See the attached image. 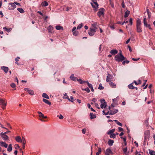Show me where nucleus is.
Segmentation results:
<instances>
[{
	"mask_svg": "<svg viewBox=\"0 0 155 155\" xmlns=\"http://www.w3.org/2000/svg\"><path fill=\"white\" fill-rule=\"evenodd\" d=\"M119 54V55H117L115 56V60L118 62L122 61L125 59V57L123 56L121 52Z\"/></svg>",
	"mask_w": 155,
	"mask_h": 155,
	"instance_id": "1",
	"label": "nucleus"
},
{
	"mask_svg": "<svg viewBox=\"0 0 155 155\" xmlns=\"http://www.w3.org/2000/svg\"><path fill=\"white\" fill-rule=\"evenodd\" d=\"M141 21L139 19H137V21L136 28L137 32L140 33L142 32V30L141 28Z\"/></svg>",
	"mask_w": 155,
	"mask_h": 155,
	"instance_id": "2",
	"label": "nucleus"
},
{
	"mask_svg": "<svg viewBox=\"0 0 155 155\" xmlns=\"http://www.w3.org/2000/svg\"><path fill=\"white\" fill-rule=\"evenodd\" d=\"M125 4H126L127 6H130L131 5L130 0H123L121 4V5L123 8L125 7Z\"/></svg>",
	"mask_w": 155,
	"mask_h": 155,
	"instance_id": "3",
	"label": "nucleus"
},
{
	"mask_svg": "<svg viewBox=\"0 0 155 155\" xmlns=\"http://www.w3.org/2000/svg\"><path fill=\"white\" fill-rule=\"evenodd\" d=\"M100 101L101 103V107L102 109L105 108L107 106V103L105 101L104 99L102 98L101 99H100Z\"/></svg>",
	"mask_w": 155,
	"mask_h": 155,
	"instance_id": "4",
	"label": "nucleus"
},
{
	"mask_svg": "<svg viewBox=\"0 0 155 155\" xmlns=\"http://www.w3.org/2000/svg\"><path fill=\"white\" fill-rule=\"evenodd\" d=\"M96 31L97 30L93 29L92 28V27H91L88 32V34L90 36H92L94 35Z\"/></svg>",
	"mask_w": 155,
	"mask_h": 155,
	"instance_id": "5",
	"label": "nucleus"
},
{
	"mask_svg": "<svg viewBox=\"0 0 155 155\" xmlns=\"http://www.w3.org/2000/svg\"><path fill=\"white\" fill-rule=\"evenodd\" d=\"M113 76L112 75L108 74L106 78V81L107 82L110 81L113 79Z\"/></svg>",
	"mask_w": 155,
	"mask_h": 155,
	"instance_id": "6",
	"label": "nucleus"
},
{
	"mask_svg": "<svg viewBox=\"0 0 155 155\" xmlns=\"http://www.w3.org/2000/svg\"><path fill=\"white\" fill-rule=\"evenodd\" d=\"M144 142L146 141L147 140L149 137V131L148 130L146 131L144 133Z\"/></svg>",
	"mask_w": 155,
	"mask_h": 155,
	"instance_id": "7",
	"label": "nucleus"
},
{
	"mask_svg": "<svg viewBox=\"0 0 155 155\" xmlns=\"http://www.w3.org/2000/svg\"><path fill=\"white\" fill-rule=\"evenodd\" d=\"M24 90L27 91L30 95H34V92L32 90H30L28 88H25Z\"/></svg>",
	"mask_w": 155,
	"mask_h": 155,
	"instance_id": "8",
	"label": "nucleus"
},
{
	"mask_svg": "<svg viewBox=\"0 0 155 155\" xmlns=\"http://www.w3.org/2000/svg\"><path fill=\"white\" fill-rule=\"evenodd\" d=\"M92 7L96 9L98 6V5L96 1H93L91 3Z\"/></svg>",
	"mask_w": 155,
	"mask_h": 155,
	"instance_id": "9",
	"label": "nucleus"
},
{
	"mask_svg": "<svg viewBox=\"0 0 155 155\" xmlns=\"http://www.w3.org/2000/svg\"><path fill=\"white\" fill-rule=\"evenodd\" d=\"M6 102L5 101V99L0 98V104L3 106H5L6 105Z\"/></svg>",
	"mask_w": 155,
	"mask_h": 155,
	"instance_id": "10",
	"label": "nucleus"
},
{
	"mask_svg": "<svg viewBox=\"0 0 155 155\" xmlns=\"http://www.w3.org/2000/svg\"><path fill=\"white\" fill-rule=\"evenodd\" d=\"M0 135L4 140H6L8 139V137L6 134H2V133H1L0 134Z\"/></svg>",
	"mask_w": 155,
	"mask_h": 155,
	"instance_id": "11",
	"label": "nucleus"
},
{
	"mask_svg": "<svg viewBox=\"0 0 155 155\" xmlns=\"http://www.w3.org/2000/svg\"><path fill=\"white\" fill-rule=\"evenodd\" d=\"M98 16L100 17L101 16H103L104 15V10H100L97 13Z\"/></svg>",
	"mask_w": 155,
	"mask_h": 155,
	"instance_id": "12",
	"label": "nucleus"
},
{
	"mask_svg": "<svg viewBox=\"0 0 155 155\" xmlns=\"http://www.w3.org/2000/svg\"><path fill=\"white\" fill-rule=\"evenodd\" d=\"M15 140L18 142L19 143H21L22 142V138L19 136H18L15 137Z\"/></svg>",
	"mask_w": 155,
	"mask_h": 155,
	"instance_id": "13",
	"label": "nucleus"
},
{
	"mask_svg": "<svg viewBox=\"0 0 155 155\" xmlns=\"http://www.w3.org/2000/svg\"><path fill=\"white\" fill-rule=\"evenodd\" d=\"M64 96L63 97V98L64 99H68L70 101H71L72 102H73V101L72 100H71L68 97L67 95V94L65 93L64 94Z\"/></svg>",
	"mask_w": 155,
	"mask_h": 155,
	"instance_id": "14",
	"label": "nucleus"
},
{
	"mask_svg": "<svg viewBox=\"0 0 155 155\" xmlns=\"http://www.w3.org/2000/svg\"><path fill=\"white\" fill-rule=\"evenodd\" d=\"M110 154H112L111 150L109 149H107L105 153V155H110Z\"/></svg>",
	"mask_w": 155,
	"mask_h": 155,
	"instance_id": "15",
	"label": "nucleus"
},
{
	"mask_svg": "<svg viewBox=\"0 0 155 155\" xmlns=\"http://www.w3.org/2000/svg\"><path fill=\"white\" fill-rule=\"evenodd\" d=\"M1 69L3 70L4 71L5 73H7L8 70V67L2 66L1 67Z\"/></svg>",
	"mask_w": 155,
	"mask_h": 155,
	"instance_id": "16",
	"label": "nucleus"
},
{
	"mask_svg": "<svg viewBox=\"0 0 155 155\" xmlns=\"http://www.w3.org/2000/svg\"><path fill=\"white\" fill-rule=\"evenodd\" d=\"M22 147L23 149H24L26 143V140L25 139L24 137H22Z\"/></svg>",
	"mask_w": 155,
	"mask_h": 155,
	"instance_id": "17",
	"label": "nucleus"
},
{
	"mask_svg": "<svg viewBox=\"0 0 155 155\" xmlns=\"http://www.w3.org/2000/svg\"><path fill=\"white\" fill-rule=\"evenodd\" d=\"M70 79L72 81H75L77 79V78L74 77V74H72L70 77Z\"/></svg>",
	"mask_w": 155,
	"mask_h": 155,
	"instance_id": "18",
	"label": "nucleus"
},
{
	"mask_svg": "<svg viewBox=\"0 0 155 155\" xmlns=\"http://www.w3.org/2000/svg\"><path fill=\"white\" fill-rule=\"evenodd\" d=\"M109 83V85L110 86L112 87V88H116V85L114 83H113L112 82H111V81L108 82Z\"/></svg>",
	"mask_w": 155,
	"mask_h": 155,
	"instance_id": "19",
	"label": "nucleus"
},
{
	"mask_svg": "<svg viewBox=\"0 0 155 155\" xmlns=\"http://www.w3.org/2000/svg\"><path fill=\"white\" fill-rule=\"evenodd\" d=\"M118 52L116 50L113 49L111 50L110 53L112 55H114L117 54Z\"/></svg>",
	"mask_w": 155,
	"mask_h": 155,
	"instance_id": "20",
	"label": "nucleus"
},
{
	"mask_svg": "<svg viewBox=\"0 0 155 155\" xmlns=\"http://www.w3.org/2000/svg\"><path fill=\"white\" fill-rule=\"evenodd\" d=\"M0 144L1 146L4 147L5 148H7L8 147V144H6L5 142L2 141L0 142Z\"/></svg>",
	"mask_w": 155,
	"mask_h": 155,
	"instance_id": "21",
	"label": "nucleus"
},
{
	"mask_svg": "<svg viewBox=\"0 0 155 155\" xmlns=\"http://www.w3.org/2000/svg\"><path fill=\"white\" fill-rule=\"evenodd\" d=\"M97 23H94V24H91V27H92V28L97 30V28L96 27Z\"/></svg>",
	"mask_w": 155,
	"mask_h": 155,
	"instance_id": "22",
	"label": "nucleus"
},
{
	"mask_svg": "<svg viewBox=\"0 0 155 155\" xmlns=\"http://www.w3.org/2000/svg\"><path fill=\"white\" fill-rule=\"evenodd\" d=\"M114 143V141L110 139H109L108 142V143L110 146H112Z\"/></svg>",
	"mask_w": 155,
	"mask_h": 155,
	"instance_id": "23",
	"label": "nucleus"
},
{
	"mask_svg": "<svg viewBox=\"0 0 155 155\" xmlns=\"http://www.w3.org/2000/svg\"><path fill=\"white\" fill-rule=\"evenodd\" d=\"M48 4L46 1H44L42 2L41 4V5L42 6H46L48 5Z\"/></svg>",
	"mask_w": 155,
	"mask_h": 155,
	"instance_id": "24",
	"label": "nucleus"
},
{
	"mask_svg": "<svg viewBox=\"0 0 155 155\" xmlns=\"http://www.w3.org/2000/svg\"><path fill=\"white\" fill-rule=\"evenodd\" d=\"M12 144H9L8 148L7 150L9 152H11L12 150Z\"/></svg>",
	"mask_w": 155,
	"mask_h": 155,
	"instance_id": "25",
	"label": "nucleus"
},
{
	"mask_svg": "<svg viewBox=\"0 0 155 155\" xmlns=\"http://www.w3.org/2000/svg\"><path fill=\"white\" fill-rule=\"evenodd\" d=\"M133 83L130 84L129 85H128V87L130 89H134L135 88V87H134L132 84Z\"/></svg>",
	"mask_w": 155,
	"mask_h": 155,
	"instance_id": "26",
	"label": "nucleus"
},
{
	"mask_svg": "<svg viewBox=\"0 0 155 155\" xmlns=\"http://www.w3.org/2000/svg\"><path fill=\"white\" fill-rule=\"evenodd\" d=\"M42 96L43 97L47 99H49V96L47 95V94L45 93H44L43 94Z\"/></svg>",
	"mask_w": 155,
	"mask_h": 155,
	"instance_id": "27",
	"label": "nucleus"
},
{
	"mask_svg": "<svg viewBox=\"0 0 155 155\" xmlns=\"http://www.w3.org/2000/svg\"><path fill=\"white\" fill-rule=\"evenodd\" d=\"M130 12L129 10H127L125 12L124 15V17L126 18L130 14Z\"/></svg>",
	"mask_w": 155,
	"mask_h": 155,
	"instance_id": "28",
	"label": "nucleus"
},
{
	"mask_svg": "<svg viewBox=\"0 0 155 155\" xmlns=\"http://www.w3.org/2000/svg\"><path fill=\"white\" fill-rule=\"evenodd\" d=\"M55 28L57 30H60L61 29L63 30V27L60 25L56 26Z\"/></svg>",
	"mask_w": 155,
	"mask_h": 155,
	"instance_id": "29",
	"label": "nucleus"
},
{
	"mask_svg": "<svg viewBox=\"0 0 155 155\" xmlns=\"http://www.w3.org/2000/svg\"><path fill=\"white\" fill-rule=\"evenodd\" d=\"M43 101L44 102H45V103L48 104V105H50L51 104V103L49 101L46 99H43Z\"/></svg>",
	"mask_w": 155,
	"mask_h": 155,
	"instance_id": "30",
	"label": "nucleus"
},
{
	"mask_svg": "<svg viewBox=\"0 0 155 155\" xmlns=\"http://www.w3.org/2000/svg\"><path fill=\"white\" fill-rule=\"evenodd\" d=\"M9 4L11 5V7H12V9H14L16 7V6L14 3H11Z\"/></svg>",
	"mask_w": 155,
	"mask_h": 155,
	"instance_id": "31",
	"label": "nucleus"
},
{
	"mask_svg": "<svg viewBox=\"0 0 155 155\" xmlns=\"http://www.w3.org/2000/svg\"><path fill=\"white\" fill-rule=\"evenodd\" d=\"M90 118L91 119H94L96 117V115L93 114L92 113H91L90 114Z\"/></svg>",
	"mask_w": 155,
	"mask_h": 155,
	"instance_id": "32",
	"label": "nucleus"
},
{
	"mask_svg": "<svg viewBox=\"0 0 155 155\" xmlns=\"http://www.w3.org/2000/svg\"><path fill=\"white\" fill-rule=\"evenodd\" d=\"M115 129H112L109 130L107 133L108 134H111L114 132Z\"/></svg>",
	"mask_w": 155,
	"mask_h": 155,
	"instance_id": "33",
	"label": "nucleus"
},
{
	"mask_svg": "<svg viewBox=\"0 0 155 155\" xmlns=\"http://www.w3.org/2000/svg\"><path fill=\"white\" fill-rule=\"evenodd\" d=\"M48 29L49 32H52V31L53 30V28L51 26H49L48 28Z\"/></svg>",
	"mask_w": 155,
	"mask_h": 155,
	"instance_id": "34",
	"label": "nucleus"
},
{
	"mask_svg": "<svg viewBox=\"0 0 155 155\" xmlns=\"http://www.w3.org/2000/svg\"><path fill=\"white\" fill-rule=\"evenodd\" d=\"M98 151L96 153V155H99L101 153V148L98 147Z\"/></svg>",
	"mask_w": 155,
	"mask_h": 155,
	"instance_id": "35",
	"label": "nucleus"
},
{
	"mask_svg": "<svg viewBox=\"0 0 155 155\" xmlns=\"http://www.w3.org/2000/svg\"><path fill=\"white\" fill-rule=\"evenodd\" d=\"M145 14H147L149 18H150L151 16V13L149 12V10H147V12H144Z\"/></svg>",
	"mask_w": 155,
	"mask_h": 155,
	"instance_id": "36",
	"label": "nucleus"
},
{
	"mask_svg": "<svg viewBox=\"0 0 155 155\" xmlns=\"http://www.w3.org/2000/svg\"><path fill=\"white\" fill-rule=\"evenodd\" d=\"M110 138H115L116 137V136L115 134H110Z\"/></svg>",
	"mask_w": 155,
	"mask_h": 155,
	"instance_id": "37",
	"label": "nucleus"
},
{
	"mask_svg": "<svg viewBox=\"0 0 155 155\" xmlns=\"http://www.w3.org/2000/svg\"><path fill=\"white\" fill-rule=\"evenodd\" d=\"M77 80L78 81V82L80 84H82L83 83L85 82V81H83L81 79H77Z\"/></svg>",
	"mask_w": 155,
	"mask_h": 155,
	"instance_id": "38",
	"label": "nucleus"
},
{
	"mask_svg": "<svg viewBox=\"0 0 155 155\" xmlns=\"http://www.w3.org/2000/svg\"><path fill=\"white\" fill-rule=\"evenodd\" d=\"M149 153L150 155H155V152L153 150H149Z\"/></svg>",
	"mask_w": 155,
	"mask_h": 155,
	"instance_id": "39",
	"label": "nucleus"
},
{
	"mask_svg": "<svg viewBox=\"0 0 155 155\" xmlns=\"http://www.w3.org/2000/svg\"><path fill=\"white\" fill-rule=\"evenodd\" d=\"M143 23L144 24V25L145 26H146L148 24H147V22L146 21V18L145 17L143 20Z\"/></svg>",
	"mask_w": 155,
	"mask_h": 155,
	"instance_id": "40",
	"label": "nucleus"
},
{
	"mask_svg": "<svg viewBox=\"0 0 155 155\" xmlns=\"http://www.w3.org/2000/svg\"><path fill=\"white\" fill-rule=\"evenodd\" d=\"M83 25L82 23H81L78 25L77 27V29H79L81 28L83 26Z\"/></svg>",
	"mask_w": 155,
	"mask_h": 155,
	"instance_id": "41",
	"label": "nucleus"
},
{
	"mask_svg": "<svg viewBox=\"0 0 155 155\" xmlns=\"http://www.w3.org/2000/svg\"><path fill=\"white\" fill-rule=\"evenodd\" d=\"M83 90H84L86 91L88 93H89L90 92V90L89 88L88 87H86L84 89H82Z\"/></svg>",
	"mask_w": 155,
	"mask_h": 155,
	"instance_id": "42",
	"label": "nucleus"
},
{
	"mask_svg": "<svg viewBox=\"0 0 155 155\" xmlns=\"http://www.w3.org/2000/svg\"><path fill=\"white\" fill-rule=\"evenodd\" d=\"M38 113L39 114V117H44V114H43L39 111L38 112Z\"/></svg>",
	"mask_w": 155,
	"mask_h": 155,
	"instance_id": "43",
	"label": "nucleus"
},
{
	"mask_svg": "<svg viewBox=\"0 0 155 155\" xmlns=\"http://www.w3.org/2000/svg\"><path fill=\"white\" fill-rule=\"evenodd\" d=\"M78 34V31H75L73 32V35L74 36H77Z\"/></svg>",
	"mask_w": 155,
	"mask_h": 155,
	"instance_id": "44",
	"label": "nucleus"
},
{
	"mask_svg": "<svg viewBox=\"0 0 155 155\" xmlns=\"http://www.w3.org/2000/svg\"><path fill=\"white\" fill-rule=\"evenodd\" d=\"M3 28L5 30L8 32H9V31H11V29H12L11 28L8 29L5 27H4Z\"/></svg>",
	"mask_w": 155,
	"mask_h": 155,
	"instance_id": "45",
	"label": "nucleus"
},
{
	"mask_svg": "<svg viewBox=\"0 0 155 155\" xmlns=\"http://www.w3.org/2000/svg\"><path fill=\"white\" fill-rule=\"evenodd\" d=\"M129 62V61L128 60L123 61L122 63L123 65H124L126 63L128 64Z\"/></svg>",
	"mask_w": 155,
	"mask_h": 155,
	"instance_id": "46",
	"label": "nucleus"
},
{
	"mask_svg": "<svg viewBox=\"0 0 155 155\" xmlns=\"http://www.w3.org/2000/svg\"><path fill=\"white\" fill-rule=\"evenodd\" d=\"M104 88V87L102 86V84H100L99 86L98 89L100 90H103Z\"/></svg>",
	"mask_w": 155,
	"mask_h": 155,
	"instance_id": "47",
	"label": "nucleus"
},
{
	"mask_svg": "<svg viewBox=\"0 0 155 155\" xmlns=\"http://www.w3.org/2000/svg\"><path fill=\"white\" fill-rule=\"evenodd\" d=\"M112 111L114 113V114L117 113L118 111L117 109H113V110Z\"/></svg>",
	"mask_w": 155,
	"mask_h": 155,
	"instance_id": "48",
	"label": "nucleus"
},
{
	"mask_svg": "<svg viewBox=\"0 0 155 155\" xmlns=\"http://www.w3.org/2000/svg\"><path fill=\"white\" fill-rule=\"evenodd\" d=\"M121 138L123 139L124 141V143H125V145H126L127 143H126V138L125 137H124V138L122 137H121Z\"/></svg>",
	"mask_w": 155,
	"mask_h": 155,
	"instance_id": "49",
	"label": "nucleus"
},
{
	"mask_svg": "<svg viewBox=\"0 0 155 155\" xmlns=\"http://www.w3.org/2000/svg\"><path fill=\"white\" fill-rule=\"evenodd\" d=\"M11 86L13 88H15L16 87V85L14 83H12L10 84Z\"/></svg>",
	"mask_w": 155,
	"mask_h": 155,
	"instance_id": "50",
	"label": "nucleus"
},
{
	"mask_svg": "<svg viewBox=\"0 0 155 155\" xmlns=\"http://www.w3.org/2000/svg\"><path fill=\"white\" fill-rule=\"evenodd\" d=\"M15 148L16 149H17L20 148V146L18 144H15Z\"/></svg>",
	"mask_w": 155,
	"mask_h": 155,
	"instance_id": "51",
	"label": "nucleus"
},
{
	"mask_svg": "<svg viewBox=\"0 0 155 155\" xmlns=\"http://www.w3.org/2000/svg\"><path fill=\"white\" fill-rule=\"evenodd\" d=\"M109 27L112 30H114L115 28L114 25H110Z\"/></svg>",
	"mask_w": 155,
	"mask_h": 155,
	"instance_id": "52",
	"label": "nucleus"
},
{
	"mask_svg": "<svg viewBox=\"0 0 155 155\" xmlns=\"http://www.w3.org/2000/svg\"><path fill=\"white\" fill-rule=\"evenodd\" d=\"M57 117H58L60 119H62L63 118V117L61 114H60V116L58 115Z\"/></svg>",
	"mask_w": 155,
	"mask_h": 155,
	"instance_id": "53",
	"label": "nucleus"
},
{
	"mask_svg": "<svg viewBox=\"0 0 155 155\" xmlns=\"http://www.w3.org/2000/svg\"><path fill=\"white\" fill-rule=\"evenodd\" d=\"M123 151L124 152V153H125L127 151V147H126L125 148H124L123 149Z\"/></svg>",
	"mask_w": 155,
	"mask_h": 155,
	"instance_id": "54",
	"label": "nucleus"
},
{
	"mask_svg": "<svg viewBox=\"0 0 155 155\" xmlns=\"http://www.w3.org/2000/svg\"><path fill=\"white\" fill-rule=\"evenodd\" d=\"M10 132V131L8 130L5 132V133L2 132L1 133H2V134H8Z\"/></svg>",
	"mask_w": 155,
	"mask_h": 155,
	"instance_id": "55",
	"label": "nucleus"
},
{
	"mask_svg": "<svg viewBox=\"0 0 155 155\" xmlns=\"http://www.w3.org/2000/svg\"><path fill=\"white\" fill-rule=\"evenodd\" d=\"M20 58L19 57H17L15 59V61H16V62H17L19 61V60L20 59Z\"/></svg>",
	"mask_w": 155,
	"mask_h": 155,
	"instance_id": "56",
	"label": "nucleus"
},
{
	"mask_svg": "<svg viewBox=\"0 0 155 155\" xmlns=\"http://www.w3.org/2000/svg\"><path fill=\"white\" fill-rule=\"evenodd\" d=\"M86 130L85 129H84L82 130V133L83 134H85L86 133Z\"/></svg>",
	"mask_w": 155,
	"mask_h": 155,
	"instance_id": "57",
	"label": "nucleus"
},
{
	"mask_svg": "<svg viewBox=\"0 0 155 155\" xmlns=\"http://www.w3.org/2000/svg\"><path fill=\"white\" fill-rule=\"evenodd\" d=\"M129 21L130 24L132 25V18H130Z\"/></svg>",
	"mask_w": 155,
	"mask_h": 155,
	"instance_id": "58",
	"label": "nucleus"
},
{
	"mask_svg": "<svg viewBox=\"0 0 155 155\" xmlns=\"http://www.w3.org/2000/svg\"><path fill=\"white\" fill-rule=\"evenodd\" d=\"M95 107H96L98 109H100V107H99V105L97 103H95Z\"/></svg>",
	"mask_w": 155,
	"mask_h": 155,
	"instance_id": "59",
	"label": "nucleus"
},
{
	"mask_svg": "<svg viewBox=\"0 0 155 155\" xmlns=\"http://www.w3.org/2000/svg\"><path fill=\"white\" fill-rule=\"evenodd\" d=\"M87 85L88 87L90 88H92L93 87L92 85L91 84L88 83V84Z\"/></svg>",
	"mask_w": 155,
	"mask_h": 155,
	"instance_id": "60",
	"label": "nucleus"
},
{
	"mask_svg": "<svg viewBox=\"0 0 155 155\" xmlns=\"http://www.w3.org/2000/svg\"><path fill=\"white\" fill-rule=\"evenodd\" d=\"M110 112L109 113V114L110 115H113L114 114V113L111 110H110Z\"/></svg>",
	"mask_w": 155,
	"mask_h": 155,
	"instance_id": "61",
	"label": "nucleus"
},
{
	"mask_svg": "<svg viewBox=\"0 0 155 155\" xmlns=\"http://www.w3.org/2000/svg\"><path fill=\"white\" fill-rule=\"evenodd\" d=\"M146 27L150 29H151V28L150 26V24H148L146 26Z\"/></svg>",
	"mask_w": 155,
	"mask_h": 155,
	"instance_id": "62",
	"label": "nucleus"
},
{
	"mask_svg": "<svg viewBox=\"0 0 155 155\" xmlns=\"http://www.w3.org/2000/svg\"><path fill=\"white\" fill-rule=\"evenodd\" d=\"M130 38H129V39H127V40L126 41V44H128V43H129V41H130Z\"/></svg>",
	"mask_w": 155,
	"mask_h": 155,
	"instance_id": "63",
	"label": "nucleus"
},
{
	"mask_svg": "<svg viewBox=\"0 0 155 155\" xmlns=\"http://www.w3.org/2000/svg\"><path fill=\"white\" fill-rule=\"evenodd\" d=\"M14 3L16 5H19V6L20 5V4L19 3L17 2H14Z\"/></svg>",
	"mask_w": 155,
	"mask_h": 155,
	"instance_id": "64",
	"label": "nucleus"
}]
</instances>
